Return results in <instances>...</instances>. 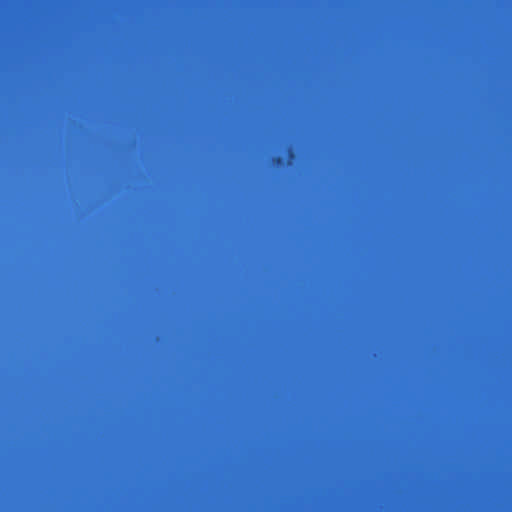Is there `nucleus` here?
I'll use <instances>...</instances> for the list:
<instances>
[{
	"instance_id": "obj_1",
	"label": "nucleus",
	"mask_w": 512,
	"mask_h": 512,
	"mask_svg": "<svg viewBox=\"0 0 512 512\" xmlns=\"http://www.w3.org/2000/svg\"><path fill=\"white\" fill-rule=\"evenodd\" d=\"M276 162H277V163H283V160H282V158H279V157H278V158H276Z\"/></svg>"
}]
</instances>
